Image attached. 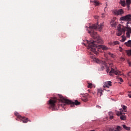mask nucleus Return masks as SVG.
Returning <instances> with one entry per match:
<instances>
[{
    "label": "nucleus",
    "mask_w": 131,
    "mask_h": 131,
    "mask_svg": "<svg viewBox=\"0 0 131 131\" xmlns=\"http://www.w3.org/2000/svg\"><path fill=\"white\" fill-rule=\"evenodd\" d=\"M88 88H89V89H92V88H93V84L88 83Z\"/></svg>",
    "instance_id": "obj_25"
},
{
    "label": "nucleus",
    "mask_w": 131,
    "mask_h": 131,
    "mask_svg": "<svg viewBox=\"0 0 131 131\" xmlns=\"http://www.w3.org/2000/svg\"><path fill=\"white\" fill-rule=\"evenodd\" d=\"M122 39H123V41H124V40H125V37H123Z\"/></svg>",
    "instance_id": "obj_36"
},
{
    "label": "nucleus",
    "mask_w": 131,
    "mask_h": 131,
    "mask_svg": "<svg viewBox=\"0 0 131 131\" xmlns=\"http://www.w3.org/2000/svg\"><path fill=\"white\" fill-rule=\"evenodd\" d=\"M117 79H119V80H120V81H121V82H123V80L122 79V78L119 77V76H117Z\"/></svg>",
    "instance_id": "obj_23"
},
{
    "label": "nucleus",
    "mask_w": 131,
    "mask_h": 131,
    "mask_svg": "<svg viewBox=\"0 0 131 131\" xmlns=\"http://www.w3.org/2000/svg\"><path fill=\"white\" fill-rule=\"evenodd\" d=\"M120 20H121V21H126L127 22L131 21V14H128L124 16L121 17Z\"/></svg>",
    "instance_id": "obj_9"
},
{
    "label": "nucleus",
    "mask_w": 131,
    "mask_h": 131,
    "mask_svg": "<svg viewBox=\"0 0 131 131\" xmlns=\"http://www.w3.org/2000/svg\"><path fill=\"white\" fill-rule=\"evenodd\" d=\"M93 3L95 6H99V5H100V3H99L98 1H94Z\"/></svg>",
    "instance_id": "obj_21"
},
{
    "label": "nucleus",
    "mask_w": 131,
    "mask_h": 131,
    "mask_svg": "<svg viewBox=\"0 0 131 131\" xmlns=\"http://www.w3.org/2000/svg\"><path fill=\"white\" fill-rule=\"evenodd\" d=\"M125 45L127 46V47H130L131 46V40H129L127 42L125 43Z\"/></svg>",
    "instance_id": "obj_17"
},
{
    "label": "nucleus",
    "mask_w": 131,
    "mask_h": 131,
    "mask_svg": "<svg viewBox=\"0 0 131 131\" xmlns=\"http://www.w3.org/2000/svg\"><path fill=\"white\" fill-rule=\"evenodd\" d=\"M89 98H91V96H90V95H84L81 98V100L83 102H88Z\"/></svg>",
    "instance_id": "obj_12"
},
{
    "label": "nucleus",
    "mask_w": 131,
    "mask_h": 131,
    "mask_svg": "<svg viewBox=\"0 0 131 131\" xmlns=\"http://www.w3.org/2000/svg\"><path fill=\"white\" fill-rule=\"evenodd\" d=\"M96 107H97V108H99V109H101V106H99V105H97V106H96Z\"/></svg>",
    "instance_id": "obj_33"
},
{
    "label": "nucleus",
    "mask_w": 131,
    "mask_h": 131,
    "mask_svg": "<svg viewBox=\"0 0 131 131\" xmlns=\"http://www.w3.org/2000/svg\"><path fill=\"white\" fill-rule=\"evenodd\" d=\"M102 15V16H101L102 18H105V15H104V13H103Z\"/></svg>",
    "instance_id": "obj_34"
},
{
    "label": "nucleus",
    "mask_w": 131,
    "mask_h": 131,
    "mask_svg": "<svg viewBox=\"0 0 131 131\" xmlns=\"http://www.w3.org/2000/svg\"><path fill=\"white\" fill-rule=\"evenodd\" d=\"M57 105L58 107H62L65 110L66 109V99L63 98L62 95H58V98H51L48 101L49 109H51L52 111H56Z\"/></svg>",
    "instance_id": "obj_2"
},
{
    "label": "nucleus",
    "mask_w": 131,
    "mask_h": 131,
    "mask_svg": "<svg viewBox=\"0 0 131 131\" xmlns=\"http://www.w3.org/2000/svg\"><path fill=\"white\" fill-rule=\"evenodd\" d=\"M111 73H114L116 75H122V73L121 72L117 70L116 69H113L112 68L110 72V75H111Z\"/></svg>",
    "instance_id": "obj_8"
},
{
    "label": "nucleus",
    "mask_w": 131,
    "mask_h": 131,
    "mask_svg": "<svg viewBox=\"0 0 131 131\" xmlns=\"http://www.w3.org/2000/svg\"><path fill=\"white\" fill-rule=\"evenodd\" d=\"M104 27L103 23L100 24H95L89 27V29L91 31H88V33L90 34L92 37L94 38V40L88 41V50L91 51V52H94L96 54L98 52L96 51V48H97V43H103V40L101 38V37L98 36L97 32L94 31V30H98V31H101Z\"/></svg>",
    "instance_id": "obj_1"
},
{
    "label": "nucleus",
    "mask_w": 131,
    "mask_h": 131,
    "mask_svg": "<svg viewBox=\"0 0 131 131\" xmlns=\"http://www.w3.org/2000/svg\"><path fill=\"white\" fill-rule=\"evenodd\" d=\"M129 21L127 22L126 27L123 26L122 25H119L118 26V33H117V35L118 36H120L122 34V33H125V31H127L126 34L127 37L129 38L130 37V33H131V28L128 26V24H129Z\"/></svg>",
    "instance_id": "obj_3"
},
{
    "label": "nucleus",
    "mask_w": 131,
    "mask_h": 131,
    "mask_svg": "<svg viewBox=\"0 0 131 131\" xmlns=\"http://www.w3.org/2000/svg\"><path fill=\"white\" fill-rule=\"evenodd\" d=\"M102 94H103V90L98 89L97 92V96H99V97H101V96H102Z\"/></svg>",
    "instance_id": "obj_15"
},
{
    "label": "nucleus",
    "mask_w": 131,
    "mask_h": 131,
    "mask_svg": "<svg viewBox=\"0 0 131 131\" xmlns=\"http://www.w3.org/2000/svg\"><path fill=\"white\" fill-rule=\"evenodd\" d=\"M120 119H121V120H125V116L124 115L121 116Z\"/></svg>",
    "instance_id": "obj_26"
},
{
    "label": "nucleus",
    "mask_w": 131,
    "mask_h": 131,
    "mask_svg": "<svg viewBox=\"0 0 131 131\" xmlns=\"http://www.w3.org/2000/svg\"><path fill=\"white\" fill-rule=\"evenodd\" d=\"M98 48H99V49H102V50H103V51L108 50V48L105 46L102 45V43H97V47L95 48V51L97 52V54L95 53V52H93V53H94V54H95L97 55H98L99 54V52L97 51H98Z\"/></svg>",
    "instance_id": "obj_5"
},
{
    "label": "nucleus",
    "mask_w": 131,
    "mask_h": 131,
    "mask_svg": "<svg viewBox=\"0 0 131 131\" xmlns=\"http://www.w3.org/2000/svg\"><path fill=\"white\" fill-rule=\"evenodd\" d=\"M114 14L115 15H117V16H121L123 14H124V11H123V10L122 9H120L118 10H115L113 11Z\"/></svg>",
    "instance_id": "obj_10"
},
{
    "label": "nucleus",
    "mask_w": 131,
    "mask_h": 131,
    "mask_svg": "<svg viewBox=\"0 0 131 131\" xmlns=\"http://www.w3.org/2000/svg\"><path fill=\"white\" fill-rule=\"evenodd\" d=\"M127 54L128 56H131V50H128L127 52Z\"/></svg>",
    "instance_id": "obj_28"
},
{
    "label": "nucleus",
    "mask_w": 131,
    "mask_h": 131,
    "mask_svg": "<svg viewBox=\"0 0 131 131\" xmlns=\"http://www.w3.org/2000/svg\"><path fill=\"white\" fill-rule=\"evenodd\" d=\"M108 55H109V56H110V57H111L112 58H115L116 56L115 55L113 54V53H111L110 52L108 53Z\"/></svg>",
    "instance_id": "obj_19"
},
{
    "label": "nucleus",
    "mask_w": 131,
    "mask_h": 131,
    "mask_svg": "<svg viewBox=\"0 0 131 131\" xmlns=\"http://www.w3.org/2000/svg\"><path fill=\"white\" fill-rule=\"evenodd\" d=\"M94 18H95V19H98V18H99V16H95L94 17Z\"/></svg>",
    "instance_id": "obj_35"
},
{
    "label": "nucleus",
    "mask_w": 131,
    "mask_h": 131,
    "mask_svg": "<svg viewBox=\"0 0 131 131\" xmlns=\"http://www.w3.org/2000/svg\"><path fill=\"white\" fill-rule=\"evenodd\" d=\"M110 86H112V82H111V81H106L103 83L104 89H105V88H107V89H109Z\"/></svg>",
    "instance_id": "obj_11"
},
{
    "label": "nucleus",
    "mask_w": 131,
    "mask_h": 131,
    "mask_svg": "<svg viewBox=\"0 0 131 131\" xmlns=\"http://www.w3.org/2000/svg\"><path fill=\"white\" fill-rule=\"evenodd\" d=\"M116 45H119V42L118 41H115L113 42V46H115Z\"/></svg>",
    "instance_id": "obj_27"
},
{
    "label": "nucleus",
    "mask_w": 131,
    "mask_h": 131,
    "mask_svg": "<svg viewBox=\"0 0 131 131\" xmlns=\"http://www.w3.org/2000/svg\"><path fill=\"white\" fill-rule=\"evenodd\" d=\"M120 61H121V62H123V61H124V60H125L123 57H121L120 58Z\"/></svg>",
    "instance_id": "obj_31"
},
{
    "label": "nucleus",
    "mask_w": 131,
    "mask_h": 131,
    "mask_svg": "<svg viewBox=\"0 0 131 131\" xmlns=\"http://www.w3.org/2000/svg\"><path fill=\"white\" fill-rule=\"evenodd\" d=\"M112 65H113V64H112H112H111V66H112Z\"/></svg>",
    "instance_id": "obj_39"
},
{
    "label": "nucleus",
    "mask_w": 131,
    "mask_h": 131,
    "mask_svg": "<svg viewBox=\"0 0 131 131\" xmlns=\"http://www.w3.org/2000/svg\"><path fill=\"white\" fill-rule=\"evenodd\" d=\"M15 115L17 116V118H19V119L22 117V116L20 115L18 113H15Z\"/></svg>",
    "instance_id": "obj_20"
},
{
    "label": "nucleus",
    "mask_w": 131,
    "mask_h": 131,
    "mask_svg": "<svg viewBox=\"0 0 131 131\" xmlns=\"http://www.w3.org/2000/svg\"><path fill=\"white\" fill-rule=\"evenodd\" d=\"M66 104L68 105H71V107H75V106H78L80 104V102L77 100H75L74 101L66 99Z\"/></svg>",
    "instance_id": "obj_4"
},
{
    "label": "nucleus",
    "mask_w": 131,
    "mask_h": 131,
    "mask_svg": "<svg viewBox=\"0 0 131 131\" xmlns=\"http://www.w3.org/2000/svg\"><path fill=\"white\" fill-rule=\"evenodd\" d=\"M106 71H107V72H108V71H109V69H107V70H106Z\"/></svg>",
    "instance_id": "obj_37"
},
{
    "label": "nucleus",
    "mask_w": 131,
    "mask_h": 131,
    "mask_svg": "<svg viewBox=\"0 0 131 131\" xmlns=\"http://www.w3.org/2000/svg\"><path fill=\"white\" fill-rule=\"evenodd\" d=\"M131 4V0H126V5L128 10H129V5Z\"/></svg>",
    "instance_id": "obj_14"
},
{
    "label": "nucleus",
    "mask_w": 131,
    "mask_h": 131,
    "mask_svg": "<svg viewBox=\"0 0 131 131\" xmlns=\"http://www.w3.org/2000/svg\"><path fill=\"white\" fill-rule=\"evenodd\" d=\"M115 128L117 131H120V130H121L122 128L119 126H117V127Z\"/></svg>",
    "instance_id": "obj_22"
},
{
    "label": "nucleus",
    "mask_w": 131,
    "mask_h": 131,
    "mask_svg": "<svg viewBox=\"0 0 131 131\" xmlns=\"http://www.w3.org/2000/svg\"><path fill=\"white\" fill-rule=\"evenodd\" d=\"M91 58L95 61V62H96V63H98V64H101L102 67L103 68H104V67H105V66H106V62L105 61H103L101 60H99L97 58H96L93 56H92Z\"/></svg>",
    "instance_id": "obj_7"
},
{
    "label": "nucleus",
    "mask_w": 131,
    "mask_h": 131,
    "mask_svg": "<svg viewBox=\"0 0 131 131\" xmlns=\"http://www.w3.org/2000/svg\"><path fill=\"white\" fill-rule=\"evenodd\" d=\"M20 119L23 121V123H27L28 121H30V120H28V118H25L24 117H21Z\"/></svg>",
    "instance_id": "obj_13"
},
{
    "label": "nucleus",
    "mask_w": 131,
    "mask_h": 131,
    "mask_svg": "<svg viewBox=\"0 0 131 131\" xmlns=\"http://www.w3.org/2000/svg\"><path fill=\"white\" fill-rule=\"evenodd\" d=\"M128 96L130 98H131V92L128 93Z\"/></svg>",
    "instance_id": "obj_32"
},
{
    "label": "nucleus",
    "mask_w": 131,
    "mask_h": 131,
    "mask_svg": "<svg viewBox=\"0 0 131 131\" xmlns=\"http://www.w3.org/2000/svg\"><path fill=\"white\" fill-rule=\"evenodd\" d=\"M110 131H117V130H116V128H110Z\"/></svg>",
    "instance_id": "obj_30"
},
{
    "label": "nucleus",
    "mask_w": 131,
    "mask_h": 131,
    "mask_svg": "<svg viewBox=\"0 0 131 131\" xmlns=\"http://www.w3.org/2000/svg\"><path fill=\"white\" fill-rule=\"evenodd\" d=\"M90 55H92V52H90Z\"/></svg>",
    "instance_id": "obj_38"
},
{
    "label": "nucleus",
    "mask_w": 131,
    "mask_h": 131,
    "mask_svg": "<svg viewBox=\"0 0 131 131\" xmlns=\"http://www.w3.org/2000/svg\"><path fill=\"white\" fill-rule=\"evenodd\" d=\"M113 114V113L112 112H110V113H109V115H110V119H113V118H114L113 116H111V115H112Z\"/></svg>",
    "instance_id": "obj_24"
},
{
    "label": "nucleus",
    "mask_w": 131,
    "mask_h": 131,
    "mask_svg": "<svg viewBox=\"0 0 131 131\" xmlns=\"http://www.w3.org/2000/svg\"><path fill=\"white\" fill-rule=\"evenodd\" d=\"M120 4L121 5V6H122V7H125V6H126L125 1H121L120 2Z\"/></svg>",
    "instance_id": "obj_16"
},
{
    "label": "nucleus",
    "mask_w": 131,
    "mask_h": 131,
    "mask_svg": "<svg viewBox=\"0 0 131 131\" xmlns=\"http://www.w3.org/2000/svg\"><path fill=\"white\" fill-rule=\"evenodd\" d=\"M121 107L122 108H120L119 112L118 111L116 112V114L117 116H120V115H122V114H124V112H126L127 111L126 108H127V107H126V106L122 105Z\"/></svg>",
    "instance_id": "obj_6"
},
{
    "label": "nucleus",
    "mask_w": 131,
    "mask_h": 131,
    "mask_svg": "<svg viewBox=\"0 0 131 131\" xmlns=\"http://www.w3.org/2000/svg\"><path fill=\"white\" fill-rule=\"evenodd\" d=\"M111 26L112 27H116V23H114L111 24Z\"/></svg>",
    "instance_id": "obj_29"
},
{
    "label": "nucleus",
    "mask_w": 131,
    "mask_h": 131,
    "mask_svg": "<svg viewBox=\"0 0 131 131\" xmlns=\"http://www.w3.org/2000/svg\"><path fill=\"white\" fill-rule=\"evenodd\" d=\"M123 127L126 130H130V127L126 126L125 125H123Z\"/></svg>",
    "instance_id": "obj_18"
}]
</instances>
